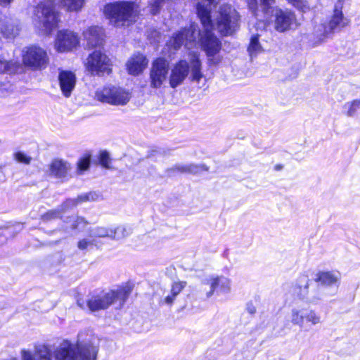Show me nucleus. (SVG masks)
<instances>
[{"mask_svg":"<svg viewBox=\"0 0 360 360\" xmlns=\"http://www.w3.org/2000/svg\"><path fill=\"white\" fill-rule=\"evenodd\" d=\"M98 198L99 195L96 192H89L87 193H84L77 196L75 198L68 199L60 206V209L62 211H66L84 202L95 201L98 200Z\"/></svg>","mask_w":360,"mask_h":360,"instance_id":"obj_24","label":"nucleus"},{"mask_svg":"<svg viewBox=\"0 0 360 360\" xmlns=\"http://www.w3.org/2000/svg\"><path fill=\"white\" fill-rule=\"evenodd\" d=\"M341 280V273L337 270L321 271L316 274V281L325 286H338Z\"/></svg>","mask_w":360,"mask_h":360,"instance_id":"obj_20","label":"nucleus"},{"mask_svg":"<svg viewBox=\"0 0 360 360\" xmlns=\"http://www.w3.org/2000/svg\"><path fill=\"white\" fill-rule=\"evenodd\" d=\"M176 169L181 172L190 173H197L199 170V167L193 165L178 166Z\"/></svg>","mask_w":360,"mask_h":360,"instance_id":"obj_38","label":"nucleus"},{"mask_svg":"<svg viewBox=\"0 0 360 360\" xmlns=\"http://www.w3.org/2000/svg\"><path fill=\"white\" fill-rule=\"evenodd\" d=\"M129 294V290L122 288L117 290L101 291L89 295L86 298L77 300V305L82 309H89L91 312L105 310L117 300L123 304Z\"/></svg>","mask_w":360,"mask_h":360,"instance_id":"obj_3","label":"nucleus"},{"mask_svg":"<svg viewBox=\"0 0 360 360\" xmlns=\"http://www.w3.org/2000/svg\"><path fill=\"white\" fill-rule=\"evenodd\" d=\"M360 109V100L347 102L343 106L344 113L348 117H353Z\"/></svg>","mask_w":360,"mask_h":360,"instance_id":"obj_30","label":"nucleus"},{"mask_svg":"<svg viewBox=\"0 0 360 360\" xmlns=\"http://www.w3.org/2000/svg\"><path fill=\"white\" fill-rule=\"evenodd\" d=\"M70 165L61 159L53 160L49 165L50 174L57 177L65 176L70 171Z\"/></svg>","mask_w":360,"mask_h":360,"instance_id":"obj_25","label":"nucleus"},{"mask_svg":"<svg viewBox=\"0 0 360 360\" xmlns=\"http://www.w3.org/2000/svg\"><path fill=\"white\" fill-rule=\"evenodd\" d=\"M99 162L104 168H110V158L108 153L106 151H103L100 153Z\"/></svg>","mask_w":360,"mask_h":360,"instance_id":"obj_37","label":"nucleus"},{"mask_svg":"<svg viewBox=\"0 0 360 360\" xmlns=\"http://www.w3.org/2000/svg\"><path fill=\"white\" fill-rule=\"evenodd\" d=\"M239 19L238 13L233 8L224 5L215 20L216 28L222 35H231L238 29Z\"/></svg>","mask_w":360,"mask_h":360,"instance_id":"obj_9","label":"nucleus"},{"mask_svg":"<svg viewBox=\"0 0 360 360\" xmlns=\"http://www.w3.org/2000/svg\"><path fill=\"white\" fill-rule=\"evenodd\" d=\"M210 3L212 4L215 1V0H207Z\"/></svg>","mask_w":360,"mask_h":360,"instance_id":"obj_44","label":"nucleus"},{"mask_svg":"<svg viewBox=\"0 0 360 360\" xmlns=\"http://www.w3.org/2000/svg\"><path fill=\"white\" fill-rule=\"evenodd\" d=\"M297 10L306 13L310 10V5L307 0H286Z\"/></svg>","mask_w":360,"mask_h":360,"instance_id":"obj_33","label":"nucleus"},{"mask_svg":"<svg viewBox=\"0 0 360 360\" xmlns=\"http://www.w3.org/2000/svg\"><path fill=\"white\" fill-rule=\"evenodd\" d=\"M33 22L36 27L45 34L50 33L57 27L58 15L54 11V4L51 1H46L39 4L34 9Z\"/></svg>","mask_w":360,"mask_h":360,"instance_id":"obj_6","label":"nucleus"},{"mask_svg":"<svg viewBox=\"0 0 360 360\" xmlns=\"http://www.w3.org/2000/svg\"><path fill=\"white\" fill-rule=\"evenodd\" d=\"M84 66L92 75L110 74L112 70L110 59L101 51H94L90 53L84 62Z\"/></svg>","mask_w":360,"mask_h":360,"instance_id":"obj_11","label":"nucleus"},{"mask_svg":"<svg viewBox=\"0 0 360 360\" xmlns=\"http://www.w3.org/2000/svg\"><path fill=\"white\" fill-rule=\"evenodd\" d=\"M18 27L10 20H0V32L3 37L6 38L14 37L18 34Z\"/></svg>","mask_w":360,"mask_h":360,"instance_id":"obj_27","label":"nucleus"},{"mask_svg":"<svg viewBox=\"0 0 360 360\" xmlns=\"http://www.w3.org/2000/svg\"><path fill=\"white\" fill-rule=\"evenodd\" d=\"M258 6L261 7V9L264 13H268L273 6L276 4V0H258Z\"/></svg>","mask_w":360,"mask_h":360,"instance_id":"obj_35","label":"nucleus"},{"mask_svg":"<svg viewBox=\"0 0 360 360\" xmlns=\"http://www.w3.org/2000/svg\"><path fill=\"white\" fill-rule=\"evenodd\" d=\"M79 45L78 34L70 30H60L55 40V49L58 52H68L77 48Z\"/></svg>","mask_w":360,"mask_h":360,"instance_id":"obj_14","label":"nucleus"},{"mask_svg":"<svg viewBox=\"0 0 360 360\" xmlns=\"http://www.w3.org/2000/svg\"><path fill=\"white\" fill-rule=\"evenodd\" d=\"M309 278L307 276H301L297 283L290 288V293L298 300H304L309 293Z\"/></svg>","mask_w":360,"mask_h":360,"instance_id":"obj_22","label":"nucleus"},{"mask_svg":"<svg viewBox=\"0 0 360 360\" xmlns=\"http://www.w3.org/2000/svg\"><path fill=\"white\" fill-rule=\"evenodd\" d=\"M205 283L210 286V290L206 293L207 298L211 297L215 292L218 294H228L231 291V279L222 275L211 276Z\"/></svg>","mask_w":360,"mask_h":360,"instance_id":"obj_15","label":"nucleus"},{"mask_svg":"<svg viewBox=\"0 0 360 360\" xmlns=\"http://www.w3.org/2000/svg\"><path fill=\"white\" fill-rule=\"evenodd\" d=\"M248 51L250 56H257L263 51L262 46L259 40V34H252L251 36Z\"/></svg>","mask_w":360,"mask_h":360,"instance_id":"obj_28","label":"nucleus"},{"mask_svg":"<svg viewBox=\"0 0 360 360\" xmlns=\"http://www.w3.org/2000/svg\"><path fill=\"white\" fill-rule=\"evenodd\" d=\"M70 224V227L72 229H78L81 230L86 226L87 222L82 217H75L71 219L69 221Z\"/></svg>","mask_w":360,"mask_h":360,"instance_id":"obj_34","label":"nucleus"},{"mask_svg":"<svg viewBox=\"0 0 360 360\" xmlns=\"http://www.w3.org/2000/svg\"><path fill=\"white\" fill-rule=\"evenodd\" d=\"M104 13L112 25L122 27L135 20L137 10L134 3L121 1L106 5Z\"/></svg>","mask_w":360,"mask_h":360,"instance_id":"obj_5","label":"nucleus"},{"mask_svg":"<svg viewBox=\"0 0 360 360\" xmlns=\"http://www.w3.org/2000/svg\"><path fill=\"white\" fill-rule=\"evenodd\" d=\"M169 73V63L164 58L156 59L150 70V84L152 88L161 87L167 80Z\"/></svg>","mask_w":360,"mask_h":360,"instance_id":"obj_13","label":"nucleus"},{"mask_svg":"<svg viewBox=\"0 0 360 360\" xmlns=\"http://www.w3.org/2000/svg\"><path fill=\"white\" fill-rule=\"evenodd\" d=\"M124 231L125 229L122 226L117 228L96 227L91 231L90 236L91 237L119 238L124 236Z\"/></svg>","mask_w":360,"mask_h":360,"instance_id":"obj_23","label":"nucleus"},{"mask_svg":"<svg viewBox=\"0 0 360 360\" xmlns=\"http://www.w3.org/2000/svg\"><path fill=\"white\" fill-rule=\"evenodd\" d=\"M131 98V93L129 90L111 84L98 88L95 92L97 101L112 105H127Z\"/></svg>","mask_w":360,"mask_h":360,"instance_id":"obj_7","label":"nucleus"},{"mask_svg":"<svg viewBox=\"0 0 360 360\" xmlns=\"http://www.w3.org/2000/svg\"><path fill=\"white\" fill-rule=\"evenodd\" d=\"M269 26V24L264 21H259L256 24V30H266L267 29V27Z\"/></svg>","mask_w":360,"mask_h":360,"instance_id":"obj_42","label":"nucleus"},{"mask_svg":"<svg viewBox=\"0 0 360 360\" xmlns=\"http://www.w3.org/2000/svg\"><path fill=\"white\" fill-rule=\"evenodd\" d=\"M92 242L93 241H91V240H88L86 239H82L78 242V245H77L78 248L80 250H85L86 248H87V247L89 245L92 244Z\"/></svg>","mask_w":360,"mask_h":360,"instance_id":"obj_41","label":"nucleus"},{"mask_svg":"<svg viewBox=\"0 0 360 360\" xmlns=\"http://www.w3.org/2000/svg\"><path fill=\"white\" fill-rule=\"evenodd\" d=\"M340 4L335 6L333 12L327 22L328 30L334 33L335 31H340L349 25V20L345 17Z\"/></svg>","mask_w":360,"mask_h":360,"instance_id":"obj_16","label":"nucleus"},{"mask_svg":"<svg viewBox=\"0 0 360 360\" xmlns=\"http://www.w3.org/2000/svg\"><path fill=\"white\" fill-rule=\"evenodd\" d=\"M97 347L91 343L77 342L73 344L63 340L52 352L49 345L37 344L34 350L22 349L20 351L21 360H96Z\"/></svg>","mask_w":360,"mask_h":360,"instance_id":"obj_2","label":"nucleus"},{"mask_svg":"<svg viewBox=\"0 0 360 360\" xmlns=\"http://www.w3.org/2000/svg\"><path fill=\"white\" fill-rule=\"evenodd\" d=\"M91 157L90 155H85L80 158L77 162V173L82 174L84 172L86 171L90 166Z\"/></svg>","mask_w":360,"mask_h":360,"instance_id":"obj_32","label":"nucleus"},{"mask_svg":"<svg viewBox=\"0 0 360 360\" xmlns=\"http://www.w3.org/2000/svg\"><path fill=\"white\" fill-rule=\"evenodd\" d=\"M289 320L293 326L300 329L315 326L322 323L321 314L315 310L299 305L298 302L292 307Z\"/></svg>","mask_w":360,"mask_h":360,"instance_id":"obj_8","label":"nucleus"},{"mask_svg":"<svg viewBox=\"0 0 360 360\" xmlns=\"http://www.w3.org/2000/svg\"><path fill=\"white\" fill-rule=\"evenodd\" d=\"M201 65L199 53L190 52L186 59L179 60L172 67L169 77L170 86L175 88L180 85L188 76L189 70L192 79L199 82L202 77Z\"/></svg>","mask_w":360,"mask_h":360,"instance_id":"obj_4","label":"nucleus"},{"mask_svg":"<svg viewBox=\"0 0 360 360\" xmlns=\"http://www.w3.org/2000/svg\"><path fill=\"white\" fill-rule=\"evenodd\" d=\"M186 286V281H176L174 282L171 287L170 294L167 295L162 301L161 303L167 305H172L176 296L184 290Z\"/></svg>","mask_w":360,"mask_h":360,"instance_id":"obj_26","label":"nucleus"},{"mask_svg":"<svg viewBox=\"0 0 360 360\" xmlns=\"http://www.w3.org/2000/svg\"><path fill=\"white\" fill-rule=\"evenodd\" d=\"M19 68V63L13 60L8 61L0 57V72L15 73Z\"/></svg>","mask_w":360,"mask_h":360,"instance_id":"obj_29","label":"nucleus"},{"mask_svg":"<svg viewBox=\"0 0 360 360\" xmlns=\"http://www.w3.org/2000/svg\"><path fill=\"white\" fill-rule=\"evenodd\" d=\"M58 81L62 94L65 97H70L76 85L75 74L71 71L62 70L59 72Z\"/></svg>","mask_w":360,"mask_h":360,"instance_id":"obj_17","label":"nucleus"},{"mask_svg":"<svg viewBox=\"0 0 360 360\" xmlns=\"http://www.w3.org/2000/svg\"><path fill=\"white\" fill-rule=\"evenodd\" d=\"M13 0H0V5L7 6L10 4Z\"/></svg>","mask_w":360,"mask_h":360,"instance_id":"obj_43","label":"nucleus"},{"mask_svg":"<svg viewBox=\"0 0 360 360\" xmlns=\"http://www.w3.org/2000/svg\"><path fill=\"white\" fill-rule=\"evenodd\" d=\"M60 4L70 11H77L82 8L84 0H60Z\"/></svg>","mask_w":360,"mask_h":360,"instance_id":"obj_31","label":"nucleus"},{"mask_svg":"<svg viewBox=\"0 0 360 360\" xmlns=\"http://www.w3.org/2000/svg\"><path fill=\"white\" fill-rule=\"evenodd\" d=\"M148 63V60L143 55L134 54L127 62V72L131 75H139L146 68Z\"/></svg>","mask_w":360,"mask_h":360,"instance_id":"obj_18","label":"nucleus"},{"mask_svg":"<svg viewBox=\"0 0 360 360\" xmlns=\"http://www.w3.org/2000/svg\"><path fill=\"white\" fill-rule=\"evenodd\" d=\"M332 32L328 30V26L326 22H314L313 30L311 34V41L314 45H319L323 43Z\"/></svg>","mask_w":360,"mask_h":360,"instance_id":"obj_19","label":"nucleus"},{"mask_svg":"<svg viewBox=\"0 0 360 360\" xmlns=\"http://www.w3.org/2000/svg\"><path fill=\"white\" fill-rule=\"evenodd\" d=\"M9 360H18V359H15V358H13V359H9Z\"/></svg>","mask_w":360,"mask_h":360,"instance_id":"obj_45","label":"nucleus"},{"mask_svg":"<svg viewBox=\"0 0 360 360\" xmlns=\"http://www.w3.org/2000/svg\"><path fill=\"white\" fill-rule=\"evenodd\" d=\"M103 32L101 27L98 26L90 27L83 32L86 45L89 48L100 46L103 41Z\"/></svg>","mask_w":360,"mask_h":360,"instance_id":"obj_21","label":"nucleus"},{"mask_svg":"<svg viewBox=\"0 0 360 360\" xmlns=\"http://www.w3.org/2000/svg\"><path fill=\"white\" fill-rule=\"evenodd\" d=\"M60 212L58 210H51L43 215L42 219L44 221L51 220L60 217Z\"/></svg>","mask_w":360,"mask_h":360,"instance_id":"obj_40","label":"nucleus"},{"mask_svg":"<svg viewBox=\"0 0 360 360\" xmlns=\"http://www.w3.org/2000/svg\"><path fill=\"white\" fill-rule=\"evenodd\" d=\"M22 60L25 65L38 69L45 67L49 58L44 49L37 46H30L23 50Z\"/></svg>","mask_w":360,"mask_h":360,"instance_id":"obj_12","label":"nucleus"},{"mask_svg":"<svg viewBox=\"0 0 360 360\" xmlns=\"http://www.w3.org/2000/svg\"><path fill=\"white\" fill-rule=\"evenodd\" d=\"M250 11L255 15L258 11V0H245Z\"/></svg>","mask_w":360,"mask_h":360,"instance_id":"obj_39","label":"nucleus"},{"mask_svg":"<svg viewBox=\"0 0 360 360\" xmlns=\"http://www.w3.org/2000/svg\"><path fill=\"white\" fill-rule=\"evenodd\" d=\"M198 15L202 25V30H196L195 25L177 32L168 41L167 45L178 49L181 45L191 49L199 45L206 53L208 63L211 65H217L223 60L219 54L221 44L219 39L212 33L214 24L210 19V9L201 3L197 5Z\"/></svg>","mask_w":360,"mask_h":360,"instance_id":"obj_1","label":"nucleus"},{"mask_svg":"<svg viewBox=\"0 0 360 360\" xmlns=\"http://www.w3.org/2000/svg\"><path fill=\"white\" fill-rule=\"evenodd\" d=\"M273 16L274 30L280 33L295 30L300 25L297 15L290 8L276 7Z\"/></svg>","mask_w":360,"mask_h":360,"instance_id":"obj_10","label":"nucleus"},{"mask_svg":"<svg viewBox=\"0 0 360 360\" xmlns=\"http://www.w3.org/2000/svg\"><path fill=\"white\" fill-rule=\"evenodd\" d=\"M14 159L19 163L29 165L32 160V158L26 153L18 151L13 153Z\"/></svg>","mask_w":360,"mask_h":360,"instance_id":"obj_36","label":"nucleus"}]
</instances>
